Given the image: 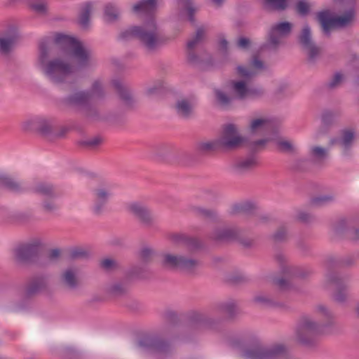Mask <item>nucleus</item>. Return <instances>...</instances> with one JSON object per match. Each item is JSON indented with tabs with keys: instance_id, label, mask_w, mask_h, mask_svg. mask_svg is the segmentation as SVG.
I'll return each instance as SVG.
<instances>
[{
	"instance_id": "62",
	"label": "nucleus",
	"mask_w": 359,
	"mask_h": 359,
	"mask_svg": "<svg viewBox=\"0 0 359 359\" xmlns=\"http://www.w3.org/2000/svg\"><path fill=\"white\" fill-rule=\"evenodd\" d=\"M162 92H163V82L161 81H158L154 86L147 88L146 90V94L148 96H154V95H160L161 93H162Z\"/></svg>"
},
{
	"instance_id": "38",
	"label": "nucleus",
	"mask_w": 359,
	"mask_h": 359,
	"mask_svg": "<svg viewBox=\"0 0 359 359\" xmlns=\"http://www.w3.org/2000/svg\"><path fill=\"white\" fill-rule=\"evenodd\" d=\"M34 191L43 196L54 198L57 197L55 187L48 182H39L34 187Z\"/></svg>"
},
{
	"instance_id": "57",
	"label": "nucleus",
	"mask_w": 359,
	"mask_h": 359,
	"mask_svg": "<svg viewBox=\"0 0 359 359\" xmlns=\"http://www.w3.org/2000/svg\"><path fill=\"white\" fill-rule=\"evenodd\" d=\"M102 142V139L100 137H94L86 140H81L79 142L81 147L88 149H94L98 147Z\"/></svg>"
},
{
	"instance_id": "14",
	"label": "nucleus",
	"mask_w": 359,
	"mask_h": 359,
	"mask_svg": "<svg viewBox=\"0 0 359 359\" xmlns=\"http://www.w3.org/2000/svg\"><path fill=\"white\" fill-rule=\"evenodd\" d=\"M258 165V156L248 152L245 156L236 158L231 168L236 174L243 175L252 172Z\"/></svg>"
},
{
	"instance_id": "54",
	"label": "nucleus",
	"mask_w": 359,
	"mask_h": 359,
	"mask_svg": "<svg viewBox=\"0 0 359 359\" xmlns=\"http://www.w3.org/2000/svg\"><path fill=\"white\" fill-rule=\"evenodd\" d=\"M89 255V252L83 248H74L69 251V257L72 259H85Z\"/></svg>"
},
{
	"instance_id": "31",
	"label": "nucleus",
	"mask_w": 359,
	"mask_h": 359,
	"mask_svg": "<svg viewBox=\"0 0 359 359\" xmlns=\"http://www.w3.org/2000/svg\"><path fill=\"white\" fill-rule=\"evenodd\" d=\"M231 86L234 94V99L247 100L249 86L245 80L231 81Z\"/></svg>"
},
{
	"instance_id": "47",
	"label": "nucleus",
	"mask_w": 359,
	"mask_h": 359,
	"mask_svg": "<svg viewBox=\"0 0 359 359\" xmlns=\"http://www.w3.org/2000/svg\"><path fill=\"white\" fill-rule=\"evenodd\" d=\"M183 245L191 252H196L203 248V243L198 238L187 234Z\"/></svg>"
},
{
	"instance_id": "26",
	"label": "nucleus",
	"mask_w": 359,
	"mask_h": 359,
	"mask_svg": "<svg viewBox=\"0 0 359 359\" xmlns=\"http://www.w3.org/2000/svg\"><path fill=\"white\" fill-rule=\"evenodd\" d=\"M317 20L320 24L323 32L327 36L330 34L332 29L337 28L335 17H332L327 10L318 13Z\"/></svg>"
},
{
	"instance_id": "61",
	"label": "nucleus",
	"mask_w": 359,
	"mask_h": 359,
	"mask_svg": "<svg viewBox=\"0 0 359 359\" xmlns=\"http://www.w3.org/2000/svg\"><path fill=\"white\" fill-rule=\"evenodd\" d=\"M296 10L299 15H307L310 11V5L305 0H300L296 4Z\"/></svg>"
},
{
	"instance_id": "1",
	"label": "nucleus",
	"mask_w": 359,
	"mask_h": 359,
	"mask_svg": "<svg viewBox=\"0 0 359 359\" xmlns=\"http://www.w3.org/2000/svg\"><path fill=\"white\" fill-rule=\"evenodd\" d=\"M60 48L69 49L70 55L75 59L81 68H86L92 61L91 51L86 48L76 39L58 33L54 39V43L46 41L39 43V63L43 74L56 84L63 83L72 74V65L62 59L56 57L48 61L50 56L56 55Z\"/></svg>"
},
{
	"instance_id": "28",
	"label": "nucleus",
	"mask_w": 359,
	"mask_h": 359,
	"mask_svg": "<svg viewBox=\"0 0 359 359\" xmlns=\"http://www.w3.org/2000/svg\"><path fill=\"white\" fill-rule=\"evenodd\" d=\"M190 211L196 217L211 222H219V217L216 210L208 209L201 206H191Z\"/></svg>"
},
{
	"instance_id": "21",
	"label": "nucleus",
	"mask_w": 359,
	"mask_h": 359,
	"mask_svg": "<svg viewBox=\"0 0 359 359\" xmlns=\"http://www.w3.org/2000/svg\"><path fill=\"white\" fill-rule=\"evenodd\" d=\"M112 85L124 104L129 108L133 107L135 100L128 86L118 79L113 80Z\"/></svg>"
},
{
	"instance_id": "58",
	"label": "nucleus",
	"mask_w": 359,
	"mask_h": 359,
	"mask_svg": "<svg viewBox=\"0 0 359 359\" xmlns=\"http://www.w3.org/2000/svg\"><path fill=\"white\" fill-rule=\"evenodd\" d=\"M265 91L260 87H249L247 95V100H257L262 97Z\"/></svg>"
},
{
	"instance_id": "13",
	"label": "nucleus",
	"mask_w": 359,
	"mask_h": 359,
	"mask_svg": "<svg viewBox=\"0 0 359 359\" xmlns=\"http://www.w3.org/2000/svg\"><path fill=\"white\" fill-rule=\"evenodd\" d=\"M275 258L280 264L282 273L288 277L304 279L309 277L313 273V271L310 268L287 264V257L282 253L276 254Z\"/></svg>"
},
{
	"instance_id": "24",
	"label": "nucleus",
	"mask_w": 359,
	"mask_h": 359,
	"mask_svg": "<svg viewBox=\"0 0 359 359\" xmlns=\"http://www.w3.org/2000/svg\"><path fill=\"white\" fill-rule=\"evenodd\" d=\"M189 320L191 325L196 327L214 328L216 325L215 320L206 314L198 311L191 312L189 315Z\"/></svg>"
},
{
	"instance_id": "50",
	"label": "nucleus",
	"mask_w": 359,
	"mask_h": 359,
	"mask_svg": "<svg viewBox=\"0 0 359 359\" xmlns=\"http://www.w3.org/2000/svg\"><path fill=\"white\" fill-rule=\"evenodd\" d=\"M128 275L130 278L144 279L147 278V270L142 266H134L128 271Z\"/></svg>"
},
{
	"instance_id": "43",
	"label": "nucleus",
	"mask_w": 359,
	"mask_h": 359,
	"mask_svg": "<svg viewBox=\"0 0 359 359\" xmlns=\"http://www.w3.org/2000/svg\"><path fill=\"white\" fill-rule=\"evenodd\" d=\"M91 9L92 4L90 2L86 3L81 8L79 18V22L82 27L86 28L88 26Z\"/></svg>"
},
{
	"instance_id": "46",
	"label": "nucleus",
	"mask_w": 359,
	"mask_h": 359,
	"mask_svg": "<svg viewBox=\"0 0 359 359\" xmlns=\"http://www.w3.org/2000/svg\"><path fill=\"white\" fill-rule=\"evenodd\" d=\"M254 301L266 307H282L283 304L280 302L275 301L270 297L265 295H257L255 297Z\"/></svg>"
},
{
	"instance_id": "56",
	"label": "nucleus",
	"mask_w": 359,
	"mask_h": 359,
	"mask_svg": "<svg viewBox=\"0 0 359 359\" xmlns=\"http://www.w3.org/2000/svg\"><path fill=\"white\" fill-rule=\"evenodd\" d=\"M269 142L268 139H261L249 143L250 151L257 155V153L262 150L266 144Z\"/></svg>"
},
{
	"instance_id": "34",
	"label": "nucleus",
	"mask_w": 359,
	"mask_h": 359,
	"mask_svg": "<svg viewBox=\"0 0 359 359\" xmlns=\"http://www.w3.org/2000/svg\"><path fill=\"white\" fill-rule=\"evenodd\" d=\"M156 0H140L133 6L132 9L135 13L151 14L156 10Z\"/></svg>"
},
{
	"instance_id": "10",
	"label": "nucleus",
	"mask_w": 359,
	"mask_h": 359,
	"mask_svg": "<svg viewBox=\"0 0 359 359\" xmlns=\"http://www.w3.org/2000/svg\"><path fill=\"white\" fill-rule=\"evenodd\" d=\"M298 41L302 48L307 52V61L315 64L320 53V48L312 40L311 31L309 25H305L299 36Z\"/></svg>"
},
{
	"instance_id": "33",
	"label": "nucleus",
	"mask_w": 359,
	"mask_h": 359,
	"mask_svg": "<svg viewBox=\"0 0 359 359\" xmlns=\"http://www.w3.org/2000/svg\"><path fill=\"white\" fill-rule=\"evenodd\" d=\"M315 312L320 317L324 318L325 323H320L323 325V328L331 327L334 325V314L325 305L318 304L315 309Z\"/></svg>"
},
{
	"instance_id": "32",
	"label": "nucleus",
	"mask_w": 359,
	"mask_h": 359,
	"mask_svg": "<svg viewBox=\"0 0 359 359\" xmlns=\"http://www.w3.org/2000/svg\"><path fill=\"white\" fill-rule=\"evenodd\" d=\"M339 116L340 112L339 111L326 110L323 111L321 117L322 126L320 132L326 133L334 124L335 120Z\"/></svg>"
},
{
	"instance_id": "25",
	"label": "nucleus",
	"mask_w": 359,
	"mask_h": 359,
	"mask_svg": "<svg viewBox=\"0 0 359 359\" xmlns=\"http://www.w3.org/2000/svg\"><path fill=\"white\" fill-rule=\"evenodd\" d=\"M215 105L223 110L230 109L233 106V96L229 95L221 89L215 88L213 90Z\"/></svg>"
},
{
	"instance_id": "8",
	"label": "nucleus",
	"mask_w": 359,
	"mask_h": 359,
	"mask_svg": "<svg viewBox=\"0 0 359 359\" xmlns=\"http://www.w3.org/2000/svg\"><path fill=\"white\" fill-rule=\"evenodd\" d=\"M126 210L135 218L142 226L152 227L155 224V218L151 210L141 201H133L126 205Z\"/></svg>"
},
{
	"instance_id": "39",
	"label": "nucleus",
	"mask_w": 359,
	"mask_h": 359,
	"mask_svg": "<svg viewBox=\"0 0 359 359\" xmlns=\"http://www.w3.org/2000/svg\"><path fill=\"white\" fill-rule=\"evenodd\" d=\"M61 281L65 287L72 290L76 289L79 285L76 274L71 269H67L62 273Z\"/></svg>"
},
{
	"instance_id": "17",
	"label": "nucleus",
	"mask_w": 359,
	"mask_h": 359,
	"mask_svg": "<svg viewBox=\"0 0 359 359\" xmlns=\"http://www.w3.org/2000/svg\"><path fill=\"white\" fill-rule=\"evenodd\" d=\"M48 286V278L45 275H35L31 277L24 288L23 296L26 299L36 297L46 290Z\"/></svg>"
},
{
	"instance_id": "55",
	"label": "nucleus",
	"mask_w": 359,
	"mask_h": 359,
	"mask_svg": "<svg viewBox=\"0 0 359 359\" xmlns=\"http://www.w3.org/2000/svg\"><path fill=\"white\" fill-rule=\"evenodd\" d=\"M343 80V75L337 72L335 73L332 77L330 79V80L325 83V86L328 90H334L340 86L341 82Z\"/></svg>"
},
{
	"instance_id": "30",
	"label": "nucleus",
	"mask_w": 359,
	"mask_h": 359,
	"mask_svg": "<svg viewBox=\"0 0 359 359\" xmlns=\"http://www.w3.org/2000/svg\"><path fill=\"white\" fill-rule=\"evenodd\" d=\"M0 186L15 193H20L23 191L20 184L15 178L6 174L0 175Z\"/></svg>"
},
{
	"instance_id": "9",
	"label": "nucleus",
	"mask_w": 359,
	"mask_h": 359,
	"mask_svg": "<svg viewBox=\"0 0 359 359\" xmlns=\"http://www.w3.org/2000/svg\"><path fill=\"white\" fill-rule=\"evenodd\" d=\"M112 193L109 187L100 184L92 189V211L96 215H102L111 197Z\"/></svg>"
},
{
	"instance_id": "42",
	"label": "nucleus",
	"mask_w": 359,
	"mask_h": 359,
	"mask_svg": "<svg viewBox=\"0 0 359 359\" xmlns=\"http://www.w3.org/2000/svg\"><path fill=\"white\" fill-rule=\"evenodd\" d=\"M104 15L106 21L114 22L118 19L119 10L113 3H107L104 8Z\"/></svg>"
},
{
	"instance_id": "64",
	"label": "nucleus",
	"mask_w": 359,
	"mask_h": 359,
	"mask_svg": "<svg viewBox=\"0 0 359 359\" xmlns=\"http://www.w3.org/2000/svg\"><path fill=\"white\" fill-rule=\"evenodd\" d=\"M236 69L238 75L245 81L250 80L255 74L252 71H250L243 66H238Z\"/></svg>"
},
{
	"instance_id": "37",
	"label": "nucleus",
	"mask_w": 359,
	"mask_h": 359,
	"mask_svg": "<svg viewBox=\"0 0 359 359\" xmlns=\"http://www.w3.org/2000/svg\"><path fill=\"white\" fill-rule=\"evenodd\" d=\"M18 39V35L16 32H13L6 37L0 38V52L4 55L8 54L17 42Z\"/></svg>"
},
{
	"instance_id": "41",
	"label": "nucleus",
	"mask_w": 359,
	"mask_h": 359,
	"mask_svg": "<svg viewBox=\"0 0 359 359\" xmlns=\"http://www.w3.org/2000/svg\"><path fill=\"white\" fill-rule=\"evenodd\" d=\"M355 18V11L350 8L342 15L335 17L336 27H346L351 23Z\"/></svg>"
},
{
	"instance_id": "3",
	"label": "nucleus",
	"mask_w": 359,
	"mask_h": 359,
	"mask_svg": "<svg viewBox=\"0 0 359 359\" xmlns=\"http://www.w3.org/2000/svg\"><path fill=\"white\" fill-rule=\"evenodd\" d=\"M62 103L68 107L80 109L83 118L87 122L108 121L114 125L121 126L124 121L121 118H112L102 116L99 109L91 102V93L88 90H77L62 99Z\"/></svg>"
},
{
	"instance_id": "63",
	"label": "nucleus",
	"mask_w": 359,
	"mask_h": 359,
	"mask_svg": "<svg viewBox=\"0 0 359 359\" xmlns=\"http://www.w3.org/2000/svg\"><path fill=\"white\" fill-rule=\"evenodd\" d=\"M164 318L167 323L174 325L178 322L177 313L172 310H167L164 313Z\"/></svg>"
},
{
	"instance_id": "12",
	"label": "nucleus",
	"mask_w": 359,
	"mask_h": 359,
	"mask_svg": "<svg viewBox=\"0 0 359 359\" xmlns=\"http://www.w3.org/2000/svg\"><path fill=\"white\" fill-rule=\"evenodd\" d=\"M331 285L336 287V292L333 296L334 301L341 304L344 303L347 299V286L337 272L329 269L325 273V287H329Z\"/></svg>"
},
{
	"instance_id": "19",
	"label": "nucleus",
	"mask_w": 359,
	"mask_h": 359,
	"mask_svg": "<svg viewBox=\"0 0 359 359\" xmlns=\"http://www.w3.org/2000/svg\"><path fill=\"white\" fill-rule=\"evenodd\" d=\"M196 105V100L194 97H184L176 101L175 109L180 118L188 120L194 116Z\"/></svg>"
},
{
	"instance_id": "7",
	"label": "nucleus",
	"mask_w": 359,
	"mask_h": 359,
	"mask_svg": "<svg viewBox=\"0 0 359 359\" xmlns=\"http://www.w3.org/2000/svg\"><path fill=\"white\" fill-rule=\"evenodd\" d=\"M285 353L286 348L283 344L266 346L261 342L256 341L246 346L242 355L246 359H278Z\"/></svg>"
},
{
	"instance_id": "11",
	"label": "nucleus",
	"mask_w": 359,
	"mask_h": 359,
	"mask_svg": "<svg viewBox=\"0 0 359 359\" xmlns=\"http://www.w3.org/2000/svg\"><path fill=\"white\" fill-rule=\"evenodd\" d=\"M292 27V25L289 22H282L272 26L268 33L267 43L263 48L276 50L281 38L288 36L291 33Z\"/></svg>"
},
{
	"instance_id": "51",
	"label": "nucleus",
	"mask_w": 359,
	"mask_h": 359,
	"mask_svg": "<svg viewBox=\"0 0 359 359\" xmlns=\"http://www.w3.org/2000/svg\"><path fill=\"white\" fill-rule=\"evenodd\" d=\"M269 119L262 118L252 120L250 124L251 132L255 133L259 130L264 129L269 124Z\"/></svg>"
},
{
	"instance_id": "5",
	"label": "nucleus",
	"mask_w": 359,
	"mask_h": 359,
	"mask_svg": "<svg viewBox=\"0 0 359 359\" xmlns=\"http://www.w3.org/2000/svg\"><path fill=\"white\" fill-rule=\"evenodd\" d=\"M323 325L311 316H302L297 323L295 334L297 341L303 346L313 347L316 345L318 337L324 333Z\"/></svg>"
},
{
	"instance_id": "59",
	"label": "nucleus",
	"mask_w": 359,
	"mask_h": 359,
	"mask_svg": "<svg viewBox=\"0 0 359 359\" xmlns=\"http://www.w3.org/2000/svg\"><path fill=\"white\" fill-rule=\"evenodd\" d=\"M154 253V252L151 248L144 247L140 250L139 257L142 262L147 263L151 260Z\"/></svg>"
},
{
	"instance_id": "48",
	"label": "nucleus",
	"mask_w": 359,
	"mask_h": 359,
	"mask_svg": "<svg viewBox=\"0 0 359 359\" xmlns=\"http://www.w3.org/2000/svg\"><path fill=\"white\" fill-rule=\"evenodd\" d=\"M182 8L187 11L188 20L192 24L195 23L194 14L196 11V9L194 8L193 5L192 0H179Z\"/></svg>"
},
{
	"instance_id": "36",
	"label": "nucleus",
	"mask_w": 359,
	"mask_h": 359,
	"mask_svg": "<svg viewBox=\"0 0 359 359\" xmlns=\"http://www.w3.org/2000/svg\"><path fill=\"white\" fill-rule=\"evenodd\" d=\"M355 262V258L353 256H346L339 259L329 258L327 261V271L332 267H348L353 266Z\"/></svg>"
},
{
	"instance_id": "45",
	"label": "nucleus",
	"mask_w": 359,
	"mask_h": 359,
	"mask_svg": "<svg viewBox=\"0 0 359 359\" xmlns=\"http://www.w3.org/2000/svg\"><path fill=\"white\" fill-rule=\"evenodd\" d=\"M289 0H264L266 8L276 11H283L288 7Z\"/></svg>"
},
{
	"instance_id": "44",
	"label": "nucleus",
	"mask_w": 359,
	"mask_h": 359,
	"mask_svg": "<svg viewBox=\"0 0 359 359\" xmlns=\"http://www.w3.org/2000/svg\"><path fill=\"white\" fill-rule=\"evenodd\" d=\"M354 139V133L351 130H344L341 132V146L344 147V152L345 155L348 154L352 142Z\"/></svg>"
},
{
	"instance_id": "40",
	"label": "nucleus",
	"mask_w": 359,
	"mask_h": 359,
	"mask_svg": "<svg viewBox=\"0 0 359 359\" xmlns=\"http://www.w3.org/2000/svg\"><path fill=\"white\" fill-rule=\"evenodd\" d=\"M109 292L114 297H124L128 292V285L125 280L115 282L110 285Z\"/></svg>"
},
{
	"instance_id": "15",
	"label": "nucleus",
	"mask_w": 359,
	"mask_h": 359,
	"mask_svg": "<svg viewBox=\"0 0 359 359\" xmlns=\"http://www.w3.org/2000/svg\"><path fill=\"white\" fill-rule=\"evenodd\" d=\"M23 127L25 130L34 128L42 136L52 141L53 135L56 128V123L53 118H36L25 122Z\"/></svg>"
},
{
	"instance_id": "6",
	"label": "nucleus",
	"mask_w": 359,
	"mask_h": 359,
	"mask_svg": "<svg viewBox=\"0 0 359 359\" xmlns=\"http://www.w3.org/2000/svg\"><path fill=\"white\" fill-rule=\"evenodd\" d=\"M200 262L198 259L182 255L163 253L161 256V266L168 270H180L189 275H195Z\"/></svg>"
},
{
	"instance_id": "53",
	"label": "nucleus",
	"mask_w": 359,
	"mask_h": 359,
	"mask_svg": "<svg viewBox=\"0 0 359 359\" xmlns=\"http://www.w3.org/2000/svg\"><path fill=\"white\" fill-rule=\"evenodd\" d=\"M271 238L276 243L285 242L287 238V228L284 225L279 226Z\"/></svg>"
},
{
	"instance_id": "60",
	"label": "nucleus",
	"mask_w": 359,
	"mask_h": 359,
	"mask_svg": "<svg viewBox=\"0 0 359 359\" xmlns=\"http://www.w3.org/2000/svg\"><path fill=\"white\" fill-rule=\"evenodd\" d=\"M187 234L181 233H172L168 235V239L175 245H184Z\"/></svg>"
},
{
	"instance_id": "23",
	"label": "nucleus",
	"mask_w": 359,
	"mask_h": 359,
	"mask_svg": "<svg viewBox=\"0 0 359 359\" xmlns=\"http://www.w3.org/2000/svg\"><path fill=\"white\" fill-rule=\"evenodd\" d=\"M257 205L251 201H243L233 204L229 210V214L231 216L238 215H255L257 210Z\"/></svg>"
},
{
	"instance_id": "27",
	"label": "nucleus",
	"mask_w": 359,
	"mask_h": 359,
	"mask_svg": "<svg viewBox=\"0 0 359 359\" xmlns=\"http://www.w3.org/2000/svg\"><path fill=\"white\" fill-rule=\"evenodd\" d=\"M222 149L217 140L208 142H198L195 144V151L199 156H206L211 152Z\"/></svg>"
},
{
	"instance_id": "49",
	"label": "nucleus",
	"mask_w": 359,
	"mask_h": 359,
	"mask_svg": "<svg viewBox=\"0 0 359 359\" xmlns=\"http://www.w3.org/2000/svg\"><path fill=\"white\" fill-rule=\"evenodd\" d=\"M334 198V196L332 194L321 195L312 198L310 201V203L313 206L320 207L333 202Z\"/></svg>"
},
{
	"instance_id": "22",
	"label": "nucleus",
	"mask_w": 359,
	"mask_h": 359,
	"mask_svg": "<svg viewBox=\"0 0 359 359\" xmlns=\"http://www.w3.org/2000/svg\"><path fill=\"white\" fill-rule=\"evenodd\" d=\"M205 31L202 27L196 30L194 38L187 42V46L189 50L187 53V60L194 65H198L201 63L198 56L193 51L195 46L202 40L204 36Z\"/></svg>"
},
{
	"instance_id": "20",
	"label": "nucleus",
	"mask_w": 359,
	"mask_h": 359,
	"mask_svg": "<svg viewBox=\"0 0 359 359\" xmlns=\"http://www.w3.org/2000/svg\"><path fill=\"white\" fill-rule=\"evenodd\" d=\"M239 233L238 227H217L211 232L210 238L217 242L234 241Z\"/></svg>"
},
{
	"instance_id": "18",
	"label": "nucleus",
	"mask_w": 359,
	"mask_h": 359,
	"mask_svg": "<svg viewBox=\"0 0 359 359\" xmlns=\"http://www.w3.org/2000/svg\"><path fill=\"white\" fill-rule=\"evenodd\" d=\"M39 253V243L34 242L19 245L15 250V258L20 263L34 262Z\"/></svg>"
},
{
	"instance_id": "29",
	"label": "nucleus",
	"mask_w": 359,
	"mask_h": 359,
	"mask_svg": "<svg viewBox=\"0 0 359 359\" xmlns=\"http://www.w3.org/2000/svg\"><path fill=\"white\" fill-rule=\"evenodd\" d=\"M215 309L220 313L226 314L229 318H234L238 311L237 303L234 300L218 303Z\"/></svg>"
},
{
	"instance_id": "4",
	"label": "nucleus",
	"mask_w": 359,
	"mask_h": 359,
	"mask_svg": "<svg viewBox=\"0 0 359 359\" xmlns=\"http://www.w3.org/2000/svg\"><path fill=\"white\" fill-rule=\"evenodd\" d=\"M167 335L164 331L146 334L139 339L137 345L154 359H168L173 348L170 342L165 338Z\"/></svg>"
},
{
	"instance_id": "35",
	"label": "nucleus",
	"mask_w": 359,
	"mask_h": 359,
	"mask_svg": "<svg viewBox=\"0 0 359 359\" xmlns=\"http://www.w3.org/2000/svg\"><path fill=\"white\" fill-rule=\"evenodd\" d=\"M309 156L316 163H323L329 157V149L320 146H313L310 148Z\"/></svg>"
},
{
	"instance_id": "2",
	"label": "nucleus",
	"mask_w": 359,
	"mask_h": 359,
	"mask_svg": "<svg viewBox=\"0 0 359 359\" xmlns=\"http://www.w3.org/2000/svg\"><path fill=\"white\" fill-rule=\"evenodd\" d=\"M118 37L124 41L136 39L145 52L149 55L158 53L168 41V38L162 34L156 20L152 16L140 26H132L122 31Z\"/></svg>"
},
{
	"instance_id": "52",
	"label": "nucleus",
	"mask_w": 359,
	"mask_h": 359,
	"mask_svg": "<svg viewBox=\"0 0 359 359\" xmlns=\"http://www.w3.org/2000/svg\"><path fill=\"white\" fill-rule=\"evenodd\" d=\"M87 90L91 93V99L93 97L102 99L104 96L102 85L99 81H94L91 88Z\"/></svg>"
},
{
	"instance_id": "16",
	"label": "nucleus",
	"mask_w": 359,
	"mask_h": 359,
	"mask_svg": "<svg viewBox=\"0 0 359 359\" xmlns=\"http://www.w3.org/2000/svg\"><path fill=\"white\" fill-rule=\"evenodd\" d=\"M222 149H237L243 142V138L238 135L235 125L229 123L226 125L222 131V135L217 140Z\"/></svg>"
}]
</instances>
